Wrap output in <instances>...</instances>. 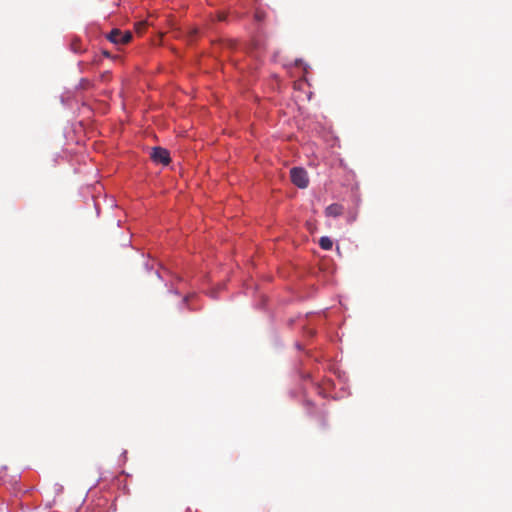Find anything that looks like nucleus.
Segmentation results:
<instances>
[{
  "label": "nucleus",
  "mask_w": 512,
  "mask_h": 512,
  "mask_svg": "<svg viewBox=\"0 0 512 512\" xmlns=\"http://www.w3.org/2000/svg\"><path fill=\"white\" fill-rule=\"evenodd\" d=\"M151 159L155 163L167 165L170 162V155L167 149L162 147H155L151 152Z\"/></svg>",
  "instance_id": "3"
},
{
  "label": "nucleus",
  "mask_w": 512,
  "mask_h": 512,
  "mask_svg": "<svg viewBox=\"0 0 512 512\" xmlns=\"http://www.w3.org/2000/svg\"><path fill=\"white\" fill-rule=\"evenodd\" d=\"M291 181L299 188H306L309 183L307 172L300 167H294L290 171Z\"/></svg>",
  "instance_id": "2"
},
{
  "label": "nucleus",
  "mask_w": 512,
  "mask_h": 512,
  "mask_svg": "<svg viewBox=\"0 0 512 512\" xmlns=\"http://www.w3.org/2000/svg\"><path fill=\"white\" fill-rule=\"evenodd\" d=\"M72 49L75 51V52H80V48L78 46V42H73L72 43Z\"/></svg>",
  "instance_id": "7"
},
{
  "label": "nucleus",
  "mask_w": 512,
  "mask_h": 512,
  "mask_svg": "<svg viewBox=\"0 0 512 512\" xmlns=\"http://www.w3.org/2000/svg\"><path fill=\"white\" fill-rule=\"evenodd\" d=\"M145 27H146L145 22H138L135 24V30L138 34H141L144 31Z\"/></svg>",
  "instance_id": "6"
},
{
  "label": "nucleus",
  "mask_w": 512,
  "mask_h": 512,
  "mask_svg": "<svg viewBox=\"0 0 512 512\" xmlns=\"http://www.w3.org/2000/svg\"><path fill=\"white\" fill-rule=\"evenodd\" d=\"M132 32L129 30L122 31L120 29H112L106 34V39L115 45H125L132 40Z\"/></svg>",
  "instance_id": "1"
},
{
  "label": "nucleus",
  "mask_w": 512,
  "mask_h": 512,
  "mask_svg": "<svg viewBox=\"0 0 512 512\" xmlns=\"http://www.w3.org/2000/svg\"><path fill=\"white\" fill-rule=\"evenodd\" d=\"M256 18H257V20L260 21V20H262V15L260 13H256Z\"/></svg>",
  "instance_id": "9"
},
{
  "label": "nucleus",
  "mask_w": 512,
  "mask_h": 512,
  "mask_svg": "<svg viewBox=\"0 0 512 512\" xmlns=\"http://www.w3.org/2000/svg\"><path fill=\"white\" fill-rule=\"evenodd\" d=\"M343 210L344 208L342 205L334 203L326 208L325 213L329 217H338L343 213Z\"/></svg>",
  "instance_id": "4"
},
{
  "label": "nucleus",
  "mask_w": 512,
  "mask_h": 512,
  "mask_svg": "<svg viewBox=\"0 0 512 512\" xmlns=\"http://www.w3.org/2000/svg\"><path fill=\"white\" fill-rule=\"evenodd\" d=\"M225 19H226V16H225V15H222V14H221V15H219V20L223 21V20H225Z\"/></svg>",
  "instance_id": "10"
},
{
  "label": "nucleus",
  "mask_w": 512,
  "mask_h": 512,
  "mask_svg": "<svg viewBox=\"0 0 512 512\" xmlns=\"http://www.w3.org/2000/svg\"><path fill=\"white\" fill-rule=\"evenodd\" d=\"M319 246L323 250H331L333 247V241L331 240V238H329L327 236H323L319 240Z\"/></svg>",
  "instance_id": "5"
},
{
  "label": "nucleus",
  "mask_w": 512,
  "mask_h": 512,
  "mask_svg": "<svg viewBox=\"0 0 512 512\" xmlns=\"http://www.w3.org/2000/svg\"><path fill=\"white\" fill-rule=\"evenodd\" d=\"M102 55L106 58H112L111 53L107 50H102Z\"/></svg>",
  "instance_id": "8"
}]
</instances>
